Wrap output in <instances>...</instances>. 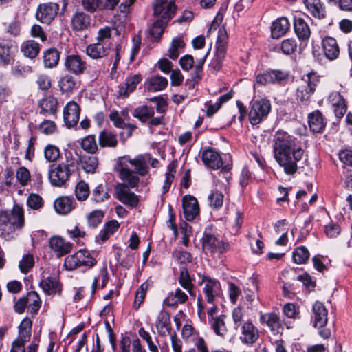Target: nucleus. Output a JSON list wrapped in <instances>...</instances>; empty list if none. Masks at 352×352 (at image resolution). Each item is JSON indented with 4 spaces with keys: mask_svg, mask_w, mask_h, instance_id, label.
<instances>
[{
    "mask_svg": "<svg viewBox=\"0 0 352 352\" xmlns=\"http://www.w3.org/2000/svg\"><path fill=\"white\" fill-rule=\"evenodd\" d=\"M274 155L276 161L283 167L287 175H294L297 163L302 160L304 150L295 148V138L284 131H278L274 136Z\"/></svg>",
    "mask_w": 352,
    "mask_h": 352,
    "instance_id": "f257e3e1",
    "label": "nucleus"
},
{
    "mask_svg": "<svg viewBox=\"0 0 352 352\" xmlns=\"http://www.w3.org/2000/svg\"><path fill=\"white\" fill-rule=\"evenodd\" d=\"M150 160V155H139L133 159L129 155L119 157L116 169L120 178L130 187H135L140 182L137 174L144 176L148 173Z\"/></svg>",
    "mask_w": 352,
    "mask_h": 352,
    "instance_id": "f03ea898",
    "label": "nucleus"
},
{
    "mask_svg": "<svg viewBox=\"0 0 352 352\" xmlns=\"http://www.w3.org/2000/svg\"><path fill=\"white\" fill-rule=\"evenodd\" d=\"M24 226V212L22 207L14 205L11 211H0V231L6 240L13 238L18 229Z\"/></svg>",
    "mask_w": 352,
    "mask_h": 352,
    "instance_id": "7ed1b4c3",
    "label": "nucleus"
},
{
    "mask_svg": "<svg viewBox=\"0 0 352 352\" xmlns=\"http://www.w3.org/2000/svg\"><path fill=\"white\" fill-rule=\"evenodd\" d=\"M318 82V76L315 73H309L300 79L296 95L298 103L304 105L308 104L310 97L314 93Z\"/></svg>",
    "mask_w": 352,
    "mask_h": 352,
    "instance_id": "20e7f679",
    "label": "nucleus"
},
{
    "mask_svg": "<svg viewBox=\"0 0 352 352\" xmlns=\"http://www.w3.org/2000/svg\"><path fill=\"white\" fill-rule=\"evenodd\" d=\"M314 325L319 329V334L324 338H328L331 334L330 328L325 327L328 321V311L324 305L319 301L312 306Z\"/></svg>",
    "mask_w": 352,
    "mask_h": 352,
    "instance_id": "39448f33",
    "label": "nucleus"
},
{
    "mask_svg": "<svg viewBox=\"0 0 352 352\" xmlns=\"http://www.w3.org/2000/svg\"><path fill=\"white\" fill-rule=\"evenodd\" d=\"M271 104L268 100L259 99L250 102L249 120L252 125H256L265 119L270 112Z\"/></svg>",
    "mask_w": 352,
    "mask_h": 352,
    "instance_id": "423d86ee",
    "label": "nucleus"
},
{
    "mask_svg": "<svg viewBox=\"0 0 352 352\" xmlns=\"http://www.w3.org/2000/svg\"><path fill=\"white\" fill-rule=\"evenodd\" d=\"M72 166V164L64 162L52 165L48 173L51 184L54 186H63L71 176Z\"/></svg>",
    "mask_w": 352,
    "mask_h": 352,
    "instance_id": "0eeeda50",
    "label": "nucleus"
},
{
    "mask_svg": "<svg viewBox=\"0 0 352 352\" xmlns=\"http://www.w3.org/2000/svg\"><path fill=\"white\" fill-rule=\"evenodd\" d=\"M202 247L206 253L215 256L216 254L219 255L227 251L230 245L217 239L214 234L206 232L202 239Z\"/></svg>",
    "mask_w": 352,
    "mask_h": 352,
    "instance_id": "6e6552de",
    "label": "nucleus"
},
{
    "mask_svg": "<svg viewBox=\"0 0 352 352\" xmlns=\"http://www.w3.org/2000/svg\"><path fill=\"white\" fill-rule=\"evenodd\" d=\"M289 77L287 72L284 70H270L258 74L256 78V85H266L268 84H280L285 82Z\"/></svg>",
    "mask_w": 352,
    "mask_h": 352,
    "instance_id": "1a4fd4ad",
    "label": "nucleus"
},
{
    "mask_svg": "<svg viewBox=\"0 0 352 352\" xmlns=\"http://www.w3.org/2000/svg\"><path fill=\"white\" fill-rule=\"evenodd\" d=\"M228 33L224 27L221 28L218 32V37L216 44V53L213 59V67L216 69L221 67L223 60L226 56L228 43Z\"/></svg>",
    "mask_w": 352,
    "mask_h": 352,
    "instance_id": "9d476101",
    "label": "nucleus"
},
{
    "mask_svg": "<svg viewBox=\"0 0 352 352\" xmlns=\"http://www.w3.org/2000/svg\"><path fill=\"white\" fill-rule=\"evenodd\" d=\"M176 7L173 0H155L153 13L160 19L170 20L175 14Z\"/></svg>",
    "mask_w": 352,
    "mask_h": 352,
    "instance_id": "9b49d317",
    "label": "nucleus"
},
{
    "mask_svg": "<svg viewBox=\"0 0 352 352\" xmlns=\"http://www.w3.org/2000/svg\"><path fill=\"white\" fill-rule=\"evenodd\" d=\"M201 285H204L203 292L208 303H213L221 294V287L219 280L208 276H204Z\"/></svg>",
    "mask_w": 352,
    "mask_h": 352,
    "instance_id": "f8f14e48",
    "label": "nucleus"
},
{
    "mask_svg": "<svg viewBox=\"0 0 352 352\" xmlns=\"http://www.w3.org/2000/svg\"><path fill=\"white\" fill-rule=\"evenodd\" d=\"M59 10L57 3L50 2L39 5L37 8L36 17L43 23H50L56 16Z\"/></svg>",
    "mask_w": 352,
    "mask_h": 352,
    "instance_id": "ddd939ff",
    "label": "nucleus"
},
{
    "mask_svg": "<svg viewBox=\"0 0 352 352\" xmlns=\"http://www.w3.org/2000/svg\"><path fill=\"white\" fill-rule=\"evenodd\" d=\"M240 328V340L246 344H253L259 338L258 328L250 320L242 323Z\"/></svg>",
    "mask_w": 352,
    "mask_h": 352,
    "instance_id": "4468645a",
    "label": "nucleus"
},
{
    "mask_svg": "<svg viewBox=\"0 0 352 352\" xmlns=\"http://www.w3.org/2000/svg\"><path fill=\"white\" fill-rule=\"evenodd\" d=\"M64 65L67 71L76 75L83 74L87 68L86 61L78 54L67 56Z\"/></svg>",
    "mask_w": 352,
    "mask_h": 352,
    "instance_id": "2eb2a0df",
    "label": "nucleus"
},
{
    "mask_svg": "<svg viewBox=\"0 0 352 352\" xmlns=\"http://www.w3.org/2000/svg\"><path fill=\"white\" fill-rule=\"evenodd\" d=\"M117 198L124 204L135 207L138 205V196L131 191L129 188L124 184H118L115 187Z\"/></svg>",
    "mask_w": 352,
    "mask_h": 352,
    "instance_id": "dca6fc26",
    "label": "nucleus"
},
{
    "mask_svg": "<svg viewBox=\"0 0 352 352\" xmlns=\"http://www.w3.org/2000/svg\"><path fill=\"white\" fill-rule=\"evenodd\" d=\"M80 109L74 101L69 102L63 110V119L65 125L68 127L75 126L79 121Z\"/></svg>",
    "mask_w": 352,
    "mask_h": 352,
    "instance_id": "f3484780",
    "label": "nucleus"
},
{
    "mask_svg": "<svg viewBox=\"0 0 352 352\" xmlns=\"http://www.w3.org/2000/svg\"><path fill=\"white\" fill-rule=\"evenodd\" d=\"M182 208L185 219L192 221L199 213L198 201L191 195H185L182 199Z\"/></svg>",
    "mask_w": 352,
    "mask_h": 352,
    "instance_id": "a211bd4d",
    "label": "nucleus"
},
{
    "mask_svg": "<svg viewBox=\"0 0 352 352\" xmlns=\"http://www.w3.org/2000/svg\"><path fill=\"white\" fill-rule=\"evenodd\" d=\"M201 159L207 167L213 170L219 169L223 166V160L220 153L212 148L203 151Z\"/></svg>",
    "mask_w": 352,
    "mask_h": 352,
    "instance_id": "6ab92c4d",
    "label": "nucleus"
},
{
    "mask_svg": "<svg viewBox=\"0 0 352 352\" xmlns=\"http://www.w3.org/2000/svg\"><path fill=\"white\" fill-rule=\"evenodd\" d=\"M142 80V77L140 74L127 76L125 82L119 87L118 96L123 98H127L130 94L135 90L137 85Z\"/></svg>",
    "mask_w": 352,
    "mask_h": 352,
    "instance_id": "aec40b11",
    "label": "nucleus"
},
{
    "mask_svg": "<svg viewBox=\"0 0 352 352\" xmlns=\"http://www.w3.org/2000/svg\"><path fill=\"white\" fill-rule=\"evenodd\" d=\"M339 160L343 169V174L346 177L345 183L349 186L352 182V151L348 149L341 151L339 153Z\"/></svg>",
    "mask_w": 352,
    "mask_h": 352,
    "instance_id": "412c9836",
    "label": "nucleus"
},
{
    "mask_svg": "<svg viewBox=\"0 0 352 352\" xmlns=\"http://www.w3.org/2000/svg\"><path fill=\"white\" fill-rule=\"evenodd\" d=\"M259 320L262 324H266L274 333H278L283 329L278 316L274 312L261 313Z\"/></svg>",
    "mask_w": 352,
    "mask_h": 352,
    "instance_id": "4be33fe9",
    "label": "nucleus"
},
{
    "mask_svg": "<svg viewBox=\"0 0 352 352\" xmlns=\"http://www.w3.org/2000/svg\"><path fill=\"white\" fill-rule=\"evenodd\" d=\"M322 50L324 56L330 60L336 59L340 54V50L336 40L327 36L322 40Z\"/></svg>",
    "mask_w": 352,
    "mask_h": 352,
    "instance_id": "5701e85b",
    "label": "nucleus"
},
{
    "mask_svg": "<svg viewBox=\"0 0 352 352\" xmlns=\"http://www.w3.org/2000/svg\"><path fill=\"white\" fill-rule=\"evenodd\" d=\"M327 100L333 107V111L337 117L341 118L344 115L346 111V105L344 100L339 92H331L329 94Z\"/></svg>",
    "mask_w": 352,
    "mask_h": 352,
    "instance_id": "b1692460",
    "label": "nucleus"
},
{
    "mask_svg": "<svg viewBox=\"0 0 352 352\" xmlns=\"http://www.w3.org/2000/svg\"><path fill=\"white\" fill-rule=\"evenodd\" d=\"M50 246L58 257L69 253L72 248L70 243L66 242L63 239L58 236H54L50 239Z\"/></svg>",
    "mask_w": 352,
    "mask_h": 352,
    "instance_id": "393cba45",
    "label": "nucleus"
},
{
    "mask_svg": "<svg viewBox=\"0 0 352 352\" xmlns=\"http://www.w3.org/2000/svg\"><path fill=\"white\" fill-rule=\"evenodd\" d=\"M109 44L98 42L87 45L86 54L93 59L101 58L108 54Z\"/></svg>",
    "mask_w": 352,
    "mask_h": 352,
    "instance_id": "a878e982",
    "label": "nucleus"
},
{
    "mask_svg": "<svg viewBox=\"0 0 352 352\" xmlns=\"http://www.w3.org/2000/svg\"><path fill=\"white\" fill-rule=\"evenodd\" d=\"M73 203V199L69 197L62 196L55 199L54 208L57 213L65 215L69 214L74 208Z\"/></svg>",
    "mask_w": 352,
    "mask_h": 352,
    "instance_id": "bb28decb",
    "label": "nucleus"
},
{
    "mask_svg": "<svg viewBox=\"0 0 352 352\" xmlns=\"http://www.w3.org/2000/svg\"><path fill=\"white\" fill-rule=\"evenodd\" d=\"M304 4L307 11L315 18L323 19L326 15V10L320 0H305Z\"/></svg>",
    "mask_w": 352,
    "mask_h": 352,
    "instance_id": "cd10ccee",
    "label": "nucleus"
},
{
    "mask_svg": "<svg viewBox=\"0 0 352 352\" xmlns=\"http://www.w3.org/2000/svg\"><path fill=\"white\" fill-rule=\"evenodd\" d=\"M290 26L288 19L281 17L273 22L271 27L272 36L274 38H278L283 36L289 30Z\"/></svg>",
    "mask_w": 352,
    "mask_h": 352,
    "instance_id": "c85d7f7f",
    "label": "nucleus"
},
{
    "mask_svg": "<svg viewBox=\"0 0 352 352\" xmlns=\"http://www.w3.org/2000/svg\"><path fill=\"white\" fill-rule=\"evenodd\" d=\"M57 99L52 96H47L39 102L41 113L44 116L55 114L57 111Z\"/></svg>",
    "mask_w": 352,
    "mask_h": 352,
    "instance_id": "c756f323",
    "label": "nucleus"
},
{
    "mask_svg": "<svg viewBox=\"0 0 352 352\" xmlns=\"http://www.w3.org/2000/svg\"><path fill=\"white\" fill-rule=\"evenodd\" d=\"M187 294L181 289L177 288L174 292L168 294L164 299V303L168 307H173L178 304H184L188 300Z\"/></svg>",
    "mask_w": 352,
    "mask_h": 352,
    "instance_id": "7c9ffc66",
    "label": "nucleus"
},
{
    "mask_svg": "<svg viewBox=\"0 0 352 352\" xmlns=\"http://www.w3.org/2000/svg\"><path fill=\"white\" fill-rule=\"evenodd\" d=\"M294 31L298 38L301 41L308 40L311 35V30L308 24L302 18H294Z\"/></svg>",
    "mask_w": 352,
    "mask_h": 352,
    "instance_id": "2f4dec72",
    "label": "nucleus"
},
{
    "mask_svg": "<svg viewBox=\"0 0 352 352\" xmlns=\"http://www.w3.org/2000/svg\"><path fill=\"white\" fill-rule=\"evenodd\" d=\"M308 122L311 130L314 133L321 132L325 126L322 115L318 110L309 115Z\"/></svg>",
    "mask_w": 352,
    "mask_h": 352,
    "instance_id": "473e14b6",
    "label": "nucleus"
},
{
    "mask_svg": "<svg viewBox=\"0 0 352 352\" xmlns=\"http://www.w3.org/2000/svg\"><path fill=\"white\" fill-rule=\"evenodd\" d=\"M120 224L116 220H111L107 222L103 229L100 232L98 235L96 237L97 241H105L113 234L119 228Z\"/></svg>",
    "mask_w": 352,
    "mask_h": 352,
    "instance_id": "72a5a7b5",
    "label": "nucleus"
},
{
    "mask_svg": "<svg viewBox=\"0 0 352 352\" xmlns=\"http://www.w3.org/2000/svg\"><path fill=\"white\" fill-rule=\"evenodd\" d=\"M39 285L43 292L48 295L60 293L61 288L60 283L55 278L47 277L44 278L40 282Z\"/></svg>",
    "mask_w": 352,
    "mask_h": 352,
    "instance_id": "f704fd0d",
    "label": "nucleus"
},
{
    "mask_svg": "<svg viewBox=\"0 0 352 352\" xmlns=\"http://www.w3.org/2000/svg\"><path fill=\"white\" fill-rule=\"evenodd\" d=\"M80 165L87 173L94 174L98 166V160L94 155H82L80 157Z\"/></svg>",
    "mask_w": 352,
    "mask_h": 352,
    "instance_id": "c9c22d12",
    "label": "nucleus"
},
{
    "mask_svg": "<svg viewBox=\"0 0 352 352\" xmlns=\"http://www.w3.org/2000/svg\"><path fill=\"white\" fill-rule=\"evenodd\" d=\"M90 23V16L83 12H78L74 14L72 19V28L75 30L85 29Z\"/></svg>",
    "mask_w": 352,
    "mask_h": 352,
    "instance_id": "e433bc0d",
    "label": "nucleus"
},
{
    "mask_svg": "<svg viewBox=\"0 0 352 352\" xmlns=\"http://www.w3.org/2000/svg\"><path fill=\"white\" fill-rule=\"evenodd\" d=\"M147 88L151 91H160L168 85V80L162 76H151L147 80Z\"/></svg>",
    "mask_w": 352,
    "mask_h": 352,
    "instance_id": "4c0bfd02",
    "label": "nucleus"
},
{
    "mask_svg": "<svg viewBox=\"0 0 352 352\" xmlns=\"http://www.w3.org/2000/svg\"><path fill=\"white\" fill-rule=\"evenodd\" d=\"M154 114V109L146 105L138 107L132 113L133 116L138 118L142 123L148 122L150 118L153 117Z\"/></svg>",
    "mask_w": 352,
    "mask_h": 352,
    "instance_id": "58836bf2",
    "label": "nucleus"
},
{
    "mask_svg": "<svg viewBox=\"0 0 352 352\" xmlns=\"http://www.w3.org/2000/svg\"><path fill=\"white\" fill-rule=\"evenodd\" d=\"M155 324L160 334L165 335L166 332L170 333V316L167 312L162 311L157 318Z\"/></svg>",
    "mask_w": 352,
    "mask_h": 352,
    "instance_id": "ea45409f",
    "label": "nucleus"
},
{
    "mask_svg": "<svg viewBox=\"0 0 352 352\" xmlns=\"http://www.w3.org/2000/svg\"><path fill=\"white\" fill-rule=\"evenodd\" d=\"M99 144L101 147H116L118 144L116 135L109 131H102L98 138Z\"/></svg>",
    "mask_w": 352,
    "mask_h": 352,
    "instance_id": "a19ab883",
    "label": "nucleus"
},
{
    "mask_svg": "<svg viewBox=\"0 0 352 352\" xmlns=\"http://www.w3.org/2000/svg\"><path fill=\"white\" fill-rule=\"evenodd\" d=\"M39 50L38 43L33 40L27 41L21 45V51L23 54L30 58H35L38 55Z\"/></svg>",
    "mask_w": 352,
    "mask_h": 352,
    "instance_id": "79ce46f5",
    "label": "nucleus"
},
{
    "mask_svg": "<svg viewBox=\"0 0 352 352\" xmlns=\"http://www.w3.org/2000/svg\"><path fill=\"white\" fill-rule=\"evenodd\" d=\"M58 86L63 93H71L76 88V82L74 77L65 74L60 78Z\"/></svg>",
    "mask_w": 352,
    "mask_h": 352,
    "instance_id": "37998d69",
    "label": "nucleus"
},
{
    "mask_svg": "<svg viewBox=\"0 0 352 352\" xmlns=\"http://www.w3.org/2000/svg\"><path fill=\"white\" fill-rule=\"evenodd\" d=\"M184 46L185 43L181 38H174L168 50V56L173 60L177 58L180 52L184 50Z\"/></svg>",
    "mask_w": 352,
    "mask_h": 352,
    "instance_id": "c03bdc74",
    "label": "nucleus"
},
{
    "mask_svg": "<svg viewBox=\"0 0 352 352\" xmlns=\"http://www.w3.org/2000/svg\"><path fill=\"white\" fill-rule=\"evenodd\" d=\"M59 60V52L55 49H50L44 53L43 62L45 66L52 68L57 65Z\"/></svg>",
    "mask_w": 352,
    "mask_h": 352,
    "instance_id": "a18cd8bd",
    "label": "nucleus"
},
{
    "mask_svg": "<svg viewBox=\"0 0 352 352\" xmlns=\"http://www.w3.org/2000/svg\"><path fill=\"white\" fill-rule=\"evenodd\" d=\"M179 283L182 287L187 290L190 295L195 296L193 291V285L192 284L188 271L185 267H182L180 271Z\"/></svg>",
    "mask_w": 352,
    "mask_h": 352,
    "instance_id": "49530a36",
    "label": "nucleus"
},
{
    "mask_svg": "<svg viewBox=\"0 0 352 352\" xmlns=\"http://www.w3.org/2000/svg\"><path fill=\"white\" fill-rule=\"evenodd\" d=\"M224 196L220 191L213 190L208 196L209 206L214 209H218L223 206Z\"/></svg>",
    "mask_w": 352,
    "mask_h": 352,
    "instance_id": "de8ad7c7",
    "label": "nucleus"
},
{
    "mask_svg": "<svg viewBox=\"0 0 352 352\" xmlns=\"http://www.w3.org/2000/svg\"><path fill=\"white\" fill-rule=\"evenodd\" d=\"M309 258V252L305 246L296 248L293 252L294 261L297 264H303Z\"/></svg>",
    "mask_w": 352,
    "mask_h": 352,
    "instance_id": "09e8293b",
    "label": "nucleus"
},
{
    "mask_svg": "<svg viewBox=\"0 0 352 352\" xmlns=\"http://www.w3.org/2000/svg\"><path fill=\"white\" fill-rule=\"evenodd\" d=\"M168 20L159 19L155 21L150 30L151 35L155 38L162 36Z\"/></svg>",
    "mask_w": 352,
    "mask_h": 352,
    "instance_id": "8fccbe9b",
    "label": "nucleus"
},
{
    "mask_svg": "<svg viewBox=\"0 0 352 352\" xmlns=\"http://www.w3.org/2000/svg\"><path fill=\"white\" fill-rule=\"evenodd\" d=\"M212 327L217 335L224 336L228 331L225 323V316L221 315L214 318Z\"/></svg>",
    "mask_w": 352,
    "mask_h": 352,
    "instance_id": "3c124183",
    "label": "nucleus"
},
{
    "mask_svg": "<svg viewBox=\"0 0 352 352\" xmlns=\"http://www.w3.org/2000/svg\"><path fill=\"white\" fill-rule=\"evenodd\" d=\"M34 265V257L28 253L25 254L19 261V267L23 274L29 272Z\"/></svg>",
    "mask_w": 352,
    "mask_h": 352,
    "instance_id": "603ef678",
    "label": "nucleus"
},
{
    "mask_svg": "<svg viewBox=\"0 0 352 352\" xmlns=\"http://www.w3.org/2000/svg\"><path fill=\"white\" fill-rule=\"evenodd\" d=\"M80 258H82L81 254H78L76 252L74 254L67 256L64 262V266L68 270H74L78 267H81Z\"/></svg>",
    "mask_w": 352,
    "mask_h": 352,
    "instance_id": "864d4df0",
    "label": "nucleus"
},
{
    "mask_svg": "<svg viewBox=\"0 0 352 352\" xmlns=\"http://www.w3.org/2000/svg\"><path fill=\"white\" fill-rule=\"evenodd\" d=\"M60 155L59 148L53 144H47L44 148V156L49 162L57 161Z\"/></svg>",
    "mask_w": 352,
    "mask_h": 352,
    "instance_id": "5fc2aeb1",
    "label": "nucleus"
},
{
    "mask_svg": "<svg viewBox=\"0 0 352 352\" xmlns=\"http://www.w3.org/2000/svg\"><path fill=\"white\" fill-rule=\"evenodd\" d=\"M75 195L78 201L86 200L89 195L88 184L84 181L79 182L76 186Z\"/></svg>",
    "mask_w": 352,
    "mask_h": 352,
    "instance_id": "6e6d98bb",
    "label": "nucleus"
},
{
    "mask_svg": "<svg viewBox=\"0 0 352 352\" xmlns=\"http://www.w3.org/2000/svg\"><path fill=\"white\" fill-rule=\"evenodd\" d=\"M174 259L181 265H186L192 261V256L188 252L184 250H175L173 252Z\"/></svg>",
    "mask_w": 352,
    "mask_h": 352,
    "instance_id": "4d7b16f0",
    "label": "nucleus"
},
{
    "mask_svg": "<svg viewBox=\"0 0 352 352\" xmlns=\"http://www.w3.org/2000/svg\"><path fill=\"white\" fill-rule=\"evenodd\" d=\"M176 166L174 162L170 164L168 166V172L166 174V179L164 181L162 189L163 193H166L170 188L171 184L174 180Z\"/></svg>",
    "mask_w": 352,
    "mask_h": 352,
    "instance_id": "13d9d810",
    "label": "nucleus"
},
{
    "mask_svg": "<svg viewBox=\"0 0 352 352\" xmlns=\"http://www.w3.org/2000/svg\"><path fill=\"white\" fill-rule=\"evenodd\" d=\"M82 148L89 153H94L97 149L96 139L94 135H87L82 140Z\"/></svg>",
    "mask_w": 352,
    "mask_h": 352,
    "instance_id": "bf43d9fd",
    "label": "nucleus"
},
{
    "mask_svg": "<svg viewBox=\"0 0 352 352\" xmlns=\"http://www.w3.org/2000/svg\"><path fill=\"white\" fill-rule=\"evenodd\" d=\"M78 254H81L82 258H80V265L89 267H94L97 261L96 258L86 250H80L78 251Z\"/></svg>",
    "mask_w": 352,
    "mask_h": 352,
    "instance_id": "052dcab7",
    "label": "nucleus"
},
{
    "mask_svg": "<svg viewBox=\"0 0 352 352\" xmlns=\"http://www.w3.org/2000/svg\"><path fill=\"white\" fill-rule=\"evenodd\" d=\"M57 129L56 124L54 121L45 120L38 126V130L41 133L45 135H52L56 132Z\"/></svg>",
    "mask_w": 352,
    "mask_h": 352,
    "instance_id": "680f3d73",
    "label": "nucleus"
},
{
    "mask_svg": "<svg viewBox=\"0 0 352 352\" xmlns=\"http://www.w3.org/2000/svg\"><path fill=\"white\" fill-rule=\"evenodd\" d=\"M297 43L294 38H287L282 41L280 49L285 54H292L297 49Z\"/></svg>",
    "mask_w": 352,
    "mask_h": 352,
    "instance_id": "e2e57ef3",
    "label": "nucleus"
},
{
    "mask_svg": "<svg viewBox=\"0 0 352 352\" xmlns=\"http://www.w3.org/2000/svg\"><path fill=\"white\" fill-rule=\"evenodd\" d=\"M148 287V285L146 283H144L137 290L133 304L135 309H138L144 301Z\"/></svg>",
    "mask_w": 352,
    "mask_h": 352,
    "instance_id": "0e129e2a",
    "label": "nucleus"
},
{
    "mask_svg": "<svg viewBox=\"0 0 352 352\" xmlns=\"http://www.w3.org/2000/svg\"><path fill=\"white\" fill-rule=\"evenodd\" d=\"M28 300L30 302L29 307L32 314H36L41 307V300L38 294L35 292L28 294Z\"/></svg>",
    "mask_w": 352,
    "mask_h": 352,
    "instance_id": "69168bd1",
    "label": "nucleus"
},
{
    "mask_svg": "<svg viewBox=\"0 0 352 352\" xmlns=\"http://www.w3.org/2000/svg\"><path fill=\"white\" fill-rule=\"evenodd\" d=\"M104 217V213L100 210L92 211L87 216V222L90 227H96Z\"/></svg>",
    "mask_w": 352,
    "mask_h": 352,
    "instance_id": "338daca9",
    "label": "nucleus"
},
{
    "mask_svg": "<svg viewBox=\"0 0 352 352\" xmlns=\"http://www.w3.org/2000/svg\"><path fill=\"white\" fill-rule=\"evenodd\" d=\"M17 181L23 186L28 185L30 181V171L24 166L19 167L16 173Z\"/></svg>",
    "mask_w": 352,
    "mask_h": 352,
    "instance_id": "774afa93",
    "label": "nucleus"
}]
</instances>
